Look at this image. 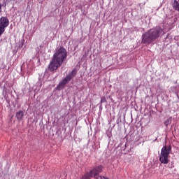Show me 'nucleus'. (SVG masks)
Returning a JSON list of instances; mask_svg holds the SVG:
<instances>
[{"label":"nucleus","instance_id":"1","mask_svg":"<svg viewBox=\"0 0 179 179\" xmlns=\"http://www.w3.org/2000/svg\"><path fill=\"white\" fill-rule=\"evenodd\" d=\"M66 57H68V52L65 48L60 47L57 50H56V52L53 55L52 60L48 65L49 71L50 72L57 71V69L59 68L64 62H65Z\"/></svg>","mask_w":179,"mask_h":179},{"label":"nucleus","instance_id":"12","mask_svg":"<svg viewBox=\"0 0 179 179\" xmlns=\"http://www.w3.org/2000/svg\"><path fill=\"white\" fill-rule=\"evenodd\" d=\"M2 12V4L0 3V13Z\"/></svg>","mask_w":179,"mask_h":179},{"label":"nucleus","instance_id":"9","mask_svg":"<svg viewBox=\"0 0 179 179\" xmlns=\"http://www.w3.org/2000/svg\"><path fill=\"white\" fill-rule=\"evenodd\" d=\"M23 45H24V39H21L19 41L18 48H23Z\"/></svg>","mask_w":179,"mask_h":179},{"label":"nucleus","instance_id":"10","mask_svg":"<svg viewBox=\"0 0 179 179\" xmlns=\"http://www.w3.org/2000/svg\"><path fill=\"white\" fill-rule=\"evenodd\" d=\"M107 102V99H106V96H103L101 99V104H103V103H106Z\"/></svg>","mask_w":179,"mask_h":179},{"label":"nucleus","instance_id":"8","mask_svg":"<svg viewBox=\"0 0 179 179\" xmlns=\"http://www.w3.org/2000/svg\"><path fill=\"white\" fill-rule=\"evenodd\" d=\"M173 120L172 117H169L165 122H164V125L165 127H169L170 124H171V121Z\"/></svg>","mask_w":179,"mask_h":179},{"label":"nucleus","instance_id":"2","mask_svg":"<svg viewBox=\"0 0 179 179\" xmlns=\"http://www.w3.org/2000/svg\"><path fill=\"white\" fill-rule=\"evenodd\" d=\"M162 33H163V29L160 27H156L145 31L141 36V44H147V45L152 44L153 41L160 37Z\"/></svg>","mask_w":179,"mask_h":179},{"label":"nucleus","instance_id":"5","mask_svg":"<svg viewBox=\"0 0 179 179\" xmlns=\"http://www.w3.org/2000/svg\"><path fill=\"white\" fill-rule=\"evenodd\" d=\"M9 26V19L8 17H1L0 18V37L3 33H5V29Z\"/></svg>","mask_w":179,"mask_h":179},{"label":"nucleus","instance_id":"11","mask_svg":"<svg viewBox=\"0 0 179 179\" xmlns=\"http://www.w3.org/2000/svg\"><path fill=\"white\" fill-rule=\"evenodd\" d=\"M168 167H169V169H173L174 163H173V162L169 163V165H168Z\"/></svg>","mask_w":179,"mask_h":179},{"label":"nucleus","instance_id":"6","mask_svg":"<svg viewBox=\"0 0 179 179\" xmlns=\"http://www.w3.org/2000/svg\"><path fill=\"white\" fill-rule=\"evenodd\" d=\"M24 115V113H23V111L20 110L16 113V118L17 120H18V121H22V120H23Z\"/></svg>","mask_w":179,"mask_h":179},{"label":"nucleus","instance_id":"7","mask_svg":"<svg viewBox=\"0 0 179 179\" xmlns=\"http://www.w3.org/2000/svg\"><path fill=\"white\" fill-rule=\"evenodd\" d=\"M172 8L174 9V10L179 12V3L177 1V0L173 1V3H172Z\"/></svg>","mask_w":179,"mask_h":179},{"label":"nucleus","instance_id":"15","mask_svg":"<svg viewBox=\"0 0 179 179\" xmlns=\"http://www.w3.org/2000/svg\"><path fill=\"white\" fill-rule=\"evenodd\" d=\"M176 96H177V97H179V96H178V93H176Z\"/></svg>","mask_w":179,"mask_h":179},{"label":"nucleus","instance_id":"14","mask_svg":"<svg viewBox=\"0 0 179 179\" xmlns=\"http://www.w3.org/2000/svg\"><path fill=\"white\" fill-rule=\"evenodd\" d=\"M118 121H120V122H121V118H118V119H117V124H118Z\"/></svg>","mask_w":179,"mask_h":179},{"label":"nucleus","instance_id":"3","mask_svg":"<svg viewBox=\"0 0 179 179\" xmlns=\"http://www.w3.org/2000/svg\"><path fill=\"white\" fill-rule=\"evenodd\" d=\"M170 153H171V147L170 145H165L162 148L159 162L162 164H169V156Z\"/></svg>","mask_w":179,"mask_h":179},{"label":"nucleus","instance_id":"13","mask_svg":"<svg viewBox=\"0 0 179 179\" xmlns=\"http://www.w3.org/2000/svg\"><path fill=\"white\" fill-rule=\"evenodd\" d=\"M107 135H108V138H111V133H109Z\"/></svg>","mask_w":179,"mask_h":179},{"label":"nucleus","instance_id":"16","mask_svg":"<svg viewBox=\"0 0 179 179\" xmlns=\"http://www.w3.org/2000/svg\"><path fill=\"white\" fill-rule=\"evenodd\" d=\"M9 1H16V0H9Z\"/></svg>","mask_w":179,"mask_h":179},{"label":"nucleus","instance_id":"4","mask_svg":"<svg viewBox=\"0 0 179 179\" xmlns=\"http://www.w3.org/2000/svg\"><path fill=\"white\" fill-rule=\"evenodd\" d=\"M76 75V70L73 69L71 72L69 73L57 85V89L58 90H61V89H63L64 86L66 85V83H69V82H71V79Z\"/></svg>","mask_w":179,"mask_h":179}]
</instances>
